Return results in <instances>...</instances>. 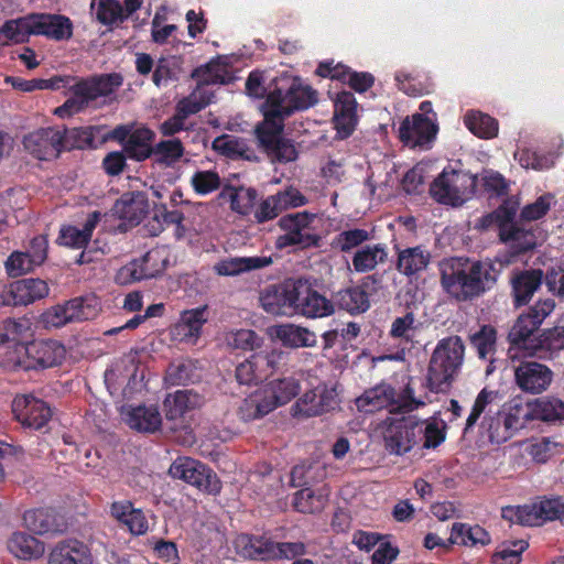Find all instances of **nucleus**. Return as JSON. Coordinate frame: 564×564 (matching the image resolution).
<instances>
[{
    "label": "nucleus",
    "mask_w": 564,
    "mask_h": 564,
    "mask_svg": "<svg viewBox=\"0 0 564 564\" xmlns=\"http://www.w3.org/2000/svg\"><path fill=\"white\" fill-rule=\"evenodd\" d=\"M7 83L21 91H34L42 89L56 90L68 87L73 96L63 106L55 109V113L64 117L82 111L88 104L98 97L112 94L122 84V77L118 74H106L85 80H76L72 77L56 76L50 79H24L21 77H7Z\"/></svg>",
    "instance_id": "f257e3e1"
},
{
    "label": "nucleus",
    "mask_w": 564,
    "mask_h": 564,
    "mask_svg": "<svg viewBox=\"0 0 564 564\" xmlns=\"http://www.w3.org/2000/svg\"><path fill=\"white\" fill-rule=\"evenodd\" d=\"M440 273L445 292L457 301H467L490 290L500 269L490 261L470 263L464 258H449L440 262Z\"/></svg>",
    "instance_id": "f03ea898"
},
{
    "label": "nucleus",
    "mask_w": 564,
    "mask_h": 564,
    "mask_svg": "<svg viewBox=\"0 0 564 564\" xmlns=\"http://www.w3.org/2000/svg\"><path fill=\"white\" fill-rule=\"evenodd\" d=\"M317 102V93L291 77H281L269 88L261 110L265 118L283 120L296 109H305Z\"/></svg>",
    "instance_id": "7ed1b4c3"
},
{
    "label": "nucleus",
    "mask_w": 564,
    "mask_h": 564,
    "mask_svg": "<svg viewBox=\"0 0 564 564\" xmlns=\"http://www.w3.org/2000/svg\"><path fill=\"white\" fill-rule=\"evenodd\" d=\"M464 356L465 346L459 336H449L436 344L427 368V382L432 391L441 392L449 388L459 373Z\"/></svg>",
    "instance_id": "20e7f679"
},
{
    "label": "nucleus",
    "mask_w": 564,
    "mask_h": 564,
    "mask_svg": "<svg viewBox=\"0 0 564 564\" xmlns=\"http://www.w3.org/2000/svg\"><path fill=\"white\" fill-rule=\"evenodd\" d=\"M300 389V381L294 377L271 379L243 401L241 416L245 420L261 417L290 402Z\"/></svg>",
    "instance_id": "39448f33"
},
{
    "label": "nucleus",
    "mask_w": 564,
    "mask_h": 564,
    "mask_svg": "<svg viewBox=\"0 0 564 564\" xmlns=\"http://www.w3.org/2000/svg\"><path fill=\"white\" fill-rule=\"evenodd\" d=\"M517 209L514 206L503 205L485 218L486 225L496 224L500 239L510 248V252L499 256L494 263L500 271L511 264L516 256L532 249L535 246L534 235L514 223Z\"/></svg>",
    "instance_id": "423d86ee"
},
{
    "label": "nucleus",
    "mask_w": 564,
    "mask_h": 564,
    "mask_svg": "<svg viewBox=\"0 0 564 564\" xmlns=\"http://www.w3.org/2000/svg\"><path fill=\"white\" fill-rule=\"evenodd\" d=\"M476 184L473 174L446 167L431 184L430 193L441 204L460 206L473 197Z\"/></svg>",
    "instance_id": "0eeeda50"
},
{
    "label": "nucleus",
    "mask_w": 564,
    "mask_h": 564,
    "mask_svg": "<svg viewBox=\"0 0 564 564\" xmlns=\"http://www.w3.org/2000/svg\"><path fill=\"white\" fill-rule=\"evenodd\" d=\"M508 355L514 383L519 390L527 394H540L550 388L554 373L546 365L522 359L521 354L516 350H509Z\"/></svg>",
    "instance_id": "6e6552de"
},
{
    "label": "nucleus",
    "mask_w": 564,
    "mask_h": 564,
    "mask_svg": "<svg viewBox=\"0 0 564 564\" xmlns=\"http://www.w3.org/2000/svg\"><path fill=\"white\" fill-rule=\"evenodd\" d=\"M355 403L359 411L366 413H372L389 406H393L391 412L395 409L409 412L424 404L423 401L413 398L412 389L406 388L401 403L395 405V391L387 383H380L366 390L356 399Z\"/></svg>",
    "instance_id": "1a4fd4ad"
},
{
    "label": "nucleus",
    "mask_w": 564,
    "mask_h": 564,
    "mask_svg": "<svg viewBox=\"0 0 564 564\" xmlns=\"http://www.w3.org/2000/svg\"><path fill=\"white\" fill-rule=\"evenodd\" d=\"M502 517L522 525H541L546 521L564 520V502L560 499H545L509 507L502 510Z\"/></svg>",
    "instance_id": "9d476101"
},
{
    "label": "nucleus",
    "mask_w": 564,
    "mask_h": 564,
    "mask_svg": "<svg viewBox=\"0 0 564 564\" xmlns=\"http://www.w3.org/2000/svg\"><path fill=\"white\" fill-rule=\"evenodd\" d=\"M282 121L275 117H264L263 122L257 127L256 132L261 148L272 162L288 163L296 160L297 151L294 144L282 138Z\"/></svg>",
    "instance_id": "9b49d317"
},
{
    "label": "nucleus",
    "mask_w": 564,
    "mask_h": 564,
    "mask_svg": "<svg viewBox=\"0 0 564 564\" xmlns=\"http://www.w3.org/2000/svg\"><path fill=\"white\" fill-rule=\"evenodd\" d=\"M525 417L527 413L522 404L516 403L505 406L495 415H486L481 427L491 443L501 444L523 426Z\"/></svg>",
    "instance_id": "f8f14e48"
},
{
    "label": "nucleus",
    "mask_w": 564,
    "mask_h": 564,
    "mask_svg": "<svg viewBox=\"0 0 564 564\" xmlns=\"http://www.w3.org/2000/svg\"><path fill=\"white\" fill-rule=\"evenodd\" d=\"M421 431L417 420L412 416L398 420L388 417L382 432L386 449L394 455L410 452L419 443Z\"/></svg>",
    "instance_id": "ddd939ff"
},
{
    "label": "nucleus",
    "mask_w": 564,
    "mask_h": 564,
    "mask_svg": "<svg viewBox=\"0 0 564 564\" xmlns=\"http://www.w3.org/2000/svg\"><path fill=\"white\" fill-rule=\"evenodd\" d=\"M301 280L285 281L267 288L260 296L262 308L274 316L292 317L297 315Z\"/></svg>",
    "instance_id": "4468645a"
},
{
    "label": "nucleus",
    "mask_w": 564,
    "mask_h": 564,
    "mask_svg": "<svg viewBox=\"0 0 564 564\" xmlns=\"http://www.w3.org/2000/svg\"><path fill=\"white\" fill-rule=\"evenodd\" d=\"M169 474L174 479L183 480L199 490L217 494L220 481L216 474L205 464L191 457H178L170 466Z\"/></svg>",
    "instance_id": "2eb2a0df"
},
{
    "label": "nucleus",
    "mask_w": 564,
    "mask_h": 564,
    "mask_svg": "<svg viewBox=\"0 0 564 564\" xmlns=\"http://www.w3.org/2000/svg\"><path fill=\"white\" fill-rule=\"evenodd\" d=\"M19 352L25 355V359L15 358L13 362L22 365L24 370L48 368L61 364L65 357V348L56 340H37L21 346Z\"/></svg>",
    "instance_id": "dca6fc26"
},
{
    "label": "nucleus",
    "mask_w": 564,
    "mask_h": 564,
    "mask_svg": "<svg viewBox=\"0 0 564 564\" xmlns=\"http://www.w3.org/2000/svg\"><path fill=\"white\" fill-rule=\"evenodd\" d=\"M167 258L164 250L152 249L142 258L123 265L117 273L120 284H130L143 279L155 278L165 270Z\"/></svg>",
    "instance_id": "f3484780"
},
{
    "label": "nucleus",
    "mask_w": 564,
    "mask_h": 564,
    "mask_svg": "<svg viewBox=\"0 0 564 564\" xmlns=\"http://www.w3.org/2000/svg\"><path fill=\"white\" fill-rule=\"evenodd\" d=\"M314 220V215L306 212L289 214L279 220L281 229L284 235L278 239L280 247L285 246H300L308 247L316 243L315 236L311 232V223Z\"/></svg>",
    "instance_id": "a211bd4d"
},
{
    "label": "nucleus",
    "mask_w": 564,
    "mask_h": 564,
    "mask_svg": "<svg viewBox=\"0 0 564 564\" xmlns=\"http://www.w3.org/2000/svg\"><path fill=\"white\" fill-rule=\"evenodd\" d=\"M64 133L57 128H45L24 137V149L39 160L56 158L63 147Z\"/></svg>",
    "instance_id": "6ab92c4d"
},
{
    "label": "nucleus",
    "mask_w": 564,
    "mask_h": 564,
    "mask_svg": "<svg viewBox=\"0 0 564 564\" xmlns=\"http://www.w3.org/2000/svg\"><path fill=\"white\" fill-rule=\"evenodd\" d=\"M337 404L335 388L321 384L305 392L292 409L294 415L315 416L335 409Z\"/></svg>",
    "instance_id": "aec40b11"
},
{
    "label": "nucleus",
    "mask_w": 564,
    "mask_h": 564,
    "mask_svg": "<svg viewBox=\"0 0 564 564\" xmlns=\"http://www.w3.org/2000/svg\"><path fill=\"white\" fill-rule=\"evenodd\" d=\"M12 411L19 422L34 430L42 429L52 416L45 402L26 394L13 399Z\"/></svg>",
    "instance_id": "412c9836"
},
{
    "label": "nucleus",
    "mask_w": 564,
    "mask_h": 564,
    "mask_svg": "<svg viewBox=\"0 0 564 564\" xmlns=\"http://www.w3.org/2000/svg\"><path fill=\"white\" fill-rule=\"evenodd\" d=\"M436 132L437 127L433 120L422 113L405 118L399 128L400 139L411 148L427 145Z\"/></svg>",
    "instance_id": "4be33fe9"
},
{
    "label": "nucleus",
    "mask_w": 564,
    "mask_h": 564,
    "mask_svg": "<svg viewBox=\"0 0 564 564\" xmlns=\"http://www.w3.org/2000/svg\"><path fill=\"white\" fill-rule=\"evenodd\" d=\"M48 295V286L41 279L17 281L2 292L6 305H28Z\"/></svg>",
    "instance_id": "5701e85b"
},
{
    "label": "nucleus",
    "mask_w": 564,
    "mask_h": 564,
    "mask_svg": "<svg viewBox=\"0 0 564 564\" xmlns=\"http://www.w3.org/2000/svg\"><path fill=\"white\" fill-rule=\"evenodd\" d=\"M306 203V198L295 188H289L271 195L261 202L254 212L258 223H264L279 216L284 209L299 207Z\"/></svg>",
    "instance_id": "b1692460"
},
{
    "label": "nucleus",
    "mask_w": 564,
    "mask_h": 564,
    "mask_svg": "<svg viewBox=\"0 0 564 564\" xmlns=\"http://www.w3.org/2000/svg\"><path fill=\"white\" fill-rule=\"evenodd\" d=\"M216 66L209 64L204 69H197L194 76L198 78L199 85L197 88L186 98H183L176 106V110L184 117L194 115L202 110L209 104V96L205 91L203 85L218 83L220 77L217 74H213Z\"/></svg>",
    "instance_id": "393cba45"
},
{
    "label": "nucleus",
    "mask_w": 564,
    "mask_h": 564,
    "mask_svg": "<svg viewBox=\"0 0 564 564\" xmlns=\"http://www.w3.org/2000/svg\"><path fill=\"white\" fill-rule=\"evenodd\" d=\"M121 415L127 425L139 432L153 433L162 424L161 413L153 404L123 406Z\"/></svg>",
    "instance_id": "a878e982"
},
{
    "label": "nucleus",
    "mask_w": 564,
    "mask_h": 564,
    "mask_svg": "<svg viewBox=\"0 0 564 564\" xmlns=\"http://www.w3.org/2000/svg\"><path fill=\"white\" fill-rule=\"evenodd\" d=\"M34 34L45 35L55 41L68 40L73 35L72 21L61 14H32Z\"/></svg>",
    "instance_id": "bb28decb"
},
{
    "label": "nucleus",
    "mask_w": 564,
    "mask_h": 564,
    "mask_svg": "<svg viewBox=\"0 0 564 564\" xmlns=\"http://www.w3.org/2000/svg\"><path fill=\"white\" fill-rule=\"evenodd\" d=\"M357 102L349 91H341L335 100L334 122L337 134L345 139L355 130L357 123Z\"/></svg>",
    "instance_id": "cd10ccee"
},
{
    "label": "nucleus",
    "mask_w": 564,
    "mask_h": 564,
    "mask_svg": "<svg viewBox=\"0 0 564 564\" xmlns=\"http://www.w3.org/2000/svg\"><path fill=\"white\" fill-rule=\"evenodd\" d=\"M538 327L525 314L520 315L509 333L512 344L509 350H516L518 354L523 351L528 356H535V344L539 337L534 336V332Z\"/></svg>",
    "instance_id": "c85d7f7f"
},
{
    "label": "nucleus",
    "mask_w": 564,
    "mask_h": 564,
    "mask_svg": "<svg viewBox=\"0 0 564 564\" xmlns=\"http://www.w3.org/2000/svg\"><path fill=\"white\" fill-rule=\"evenodd\" d=\"M207 319V306L184 311L173 327V335L180 340L193 344L199 337Z\"/></svg>",
    "instance_id": "c756f323"
},
{
    "label": "nucleus",
    "mask_w": 564,
    "mask_h": 564,
    "mask_svg": "<svg viewBox=\"0 0 564 564\" xmlns=\"http://www.w3.org/2000/svg\"><path fill=\"white\" fill-rule=\"evenodd\" d=\"M300 291L297 315L316 318L334 313L333 303L302 281Z\"/></svg>",
    "instance_id": "7c9ffc66"
},
{
    "label": "nucleus",
    "mask_w": 564,
    "mask_h": 564,
    "mask_svg": "<svg viewBox=\"0 0 564 564\" xmlns=\"http://www.w3.org/2000/svg\"><path fill=\"white\" fill-rule=\"evenodd\" d=\"M269 332L272 338L289 348L314 347L317 344V337L313 332L294 324L276 325Z\"/></svg>",
    "instance_id": "2f4dec72"
},
{
    "label": "nucleus",
    "mask_w": 564,
    "mask_h": 564,
    "mask_svg": "<svg viewBox=\"0 0 564 564\" xmlns=\"http://www.w3.org/2000/svg\"><path fill=\"white\" fill-rule=\"evenodd\" d=\"M113 212L130 225H138L149 212L148 197L141 192L126 193L115 204Z\"/></svg>",
    "instance_id": "473e14b6"
},
{
    "label": "nucleus",
    "mask_w": 564,
    "mask_h": 564,
    "mask_svg": "<svg viewBox=\"0 0 564 564\" xmlns=\"http://www.w3.org/2000/svg\"><path fill=\"white\" fill-rule=\"evenodd\" d=\"M271 263L270 257H229L215 263L214 271L218 275L235 276L269 267Z\"/></svg>",
    "instance_id": "72a5a7b5"
},
{
    "label": "nucleus",
    "mask_w": 564,
    "mask_h": 564,
    "mask_svg": "<svg viewBox=\"0 0 564 564\" xmlns=\"http://www.w3.org/2000/svg\"><path fill=\"white\" fill-rule=\"evenodd\" d=\"M387 259L388 248L384 243L367 245L356 250L351 264L356 272L366 273L386 263Z\"/></svg>",
    "instance_id": "f704fd0d"
},
{
    "label": "nucleus",
    "mask_w": 564,
    "mask_h": 564,
    "mask_svg": "<svg viewBox=\"0 0 564 564\" xmlns=\"http://www.w3.org/2000/svg\"><path fill=\"white\" fill-rule=\"evenodd\" d=\"M430 260L431 253L424 247L405 248L398 253L397 270L405 276H412L425 270Z\"/></svg>",
    "instance_id": "c9c22d12"
},
{
    "label": "nucleus",
    "mask_w": 564,
    "mask_h": 564,
    "mask_svg": "<svg viewBox=\"0 0 564 564\" xmlns=\"http://www.w3.org/2000/svg\"><path fill=\"white\" fill-rule=\"evenodd\" d=\"M99 218L100 213L94 212L88 216L83 228L76 226L63 227L59 232L61 243L74 249L85 248L91 238Z\"/></svg>",
    "instance_id": "e433bc0d"
},
{
    "label": "nucleus",
    "mask_w": 564,
    "mask_h": 564,
    "mask_svg": "<svg viewBox=\"0 0 564 564\" xmlns=\"http://www.w3.org/2000/svg\"><path fill=\"white\" fill-rule=\"evenodd\" d=\"M7 547L14 557L24 561L39 558L45 551L41 541L24 532H14L8 540Z\"/></svg>",
    "instance_id": "4c0bfd02"
},
{
    "label": "nucleus",
    "mask_w": 564,
    "mask_h": 564,
    "mask_svg": "<svg viewBox=\"0 0 564 564\" xmlns=\"http://www.w3.org/2000/svg\"><path fill=\"white\" fill-rule=\"evenodd\" d=\"M111 514L126 524L132 534H144L149 529L148 520L142 510L133 508L130 501L113 502Z\"/></svg>",
    "instance_id": "58836bf2"
},
{
    "label": "nucleus",
    "mask_w": 564,
    "mask_h": 564,
    "mask_svg": "<svg viewBox=\"0 0 564 564\" xmlns=\"http://www.w3.org/2000/svg\"><path fill=\"white\" fill-rule=\"evenodd\" d=\"M25 527L36 533L45 534L63 530V522L51 509L29 510L23 516Z\"/></svg>",
    "instance_id": "ea45409f"
},
{
    "label": "nucleus",
    "mask_w": 564,
    "mask_h": 564,
    "mask_svg": "<svg viewBox=\"0 0 564 564\" xmlns=\"http://www.w3.org/2000/svg\"><path fill=\"white\" fill-rule=\"evenodd\" d=\"M48 564H91L87 549L79 542L57 544L50 554Z\"/></svg>",
    "instance_id": "a19ab883"
},
{
    "label": "nucleus",
    "mask_w": 564,
    "mask_h": 564,
    "mask_svg": "<svg viewBox=\"0 0 564 564\" xmlns=\"http://www.w3.org/2000/svg\"><path fill=\"white\" fill-rule=\"evenodd\" d=\"M200 404V398L192 390H177L173 394H169L164 400V409L166 419L176 421L181 419L184 413Z\"/></svg>",
    "instance_id": "79ce46f5"
},
{
    "label": "nucleus",
    "mask_w": 564,
    "mask_h": 564,
    "mask_svg": "<svg viewBox=\"0 0 564 564\" xmlns=\"http://www.w3.org/2000/svg\"><path fill=\"white\" fill-rule=\"evenodd\" d=\"M63 307L67 324L94 319L100 311V304L96 297H75L65 302Z\"/></svg>",
    "instance_id": "37998d69"
},
{
    "label": "nucleus",
    "mask_w": 564,
    "mask_h": 564,
    "mask_svg": "<svg viewBox=\"0 0 564 564\" xmlns=\"http://www.w3.org/2000/svg\"><path fill=\"white\" fill-rule=\"evenodd\" d=\"M328 498V490L325 487H305L294 496L295 509L303 513H314L323 510Z\"/></svg>",
    "instance_id": "c03bdc74"
},
{
    "label": "nucleus",
    "mask_w": 564,
    "mask_h": 564,
    "mask_svg": "<svg viewBox=\"0 0 564 564\" xmlns=\"http://www.w3.org/2000/svg\"><path fill=\"white\" fill-rule=\"evenodd\" d=\"M270 541L265 538H254L248 534L238 535L235 541V549L242 557L251 560H270Z\"/></svg>",
    "instance_id": "a18cd8bd"
},
{
    "label": "nucleus",
    "mask_w": 564,
    "mask_h": 564,
    "mask_svg": "<svg viewBox=\"0 0 564 564\" xmlns=\"http://www.w3.org/2000/svg\"><path fill=\"white\" fill-rule=\"evenodd\" d=\"M542 282L540 270H530L516 274L512 279L514 300L518 305L525 304Z\"/></svg>",
    "instance_id": "49530a36"
},
{
    "label": "nucleus",
    "mask_w": 564,
    "mask_h": 564,
    "mask_svg": "<svg viewBox=\"0 0 564 564\" xmlns=\"http://www.w3.org/2000/svg\"><path fill=\"white\" fill-rule=\"evenodd\" d=\"M153 132L148 128H138L129 135L124 145L127 154L137 160L142 161L153 154L151 141Z\"/></svg>",
    "instance_id": "de8ad7c7"
},
{
    "label": "nucleus",
    "mask_w": 564,
    "mask_h": 564,
    "mask_svg": "<svg viewBox=\"0 0 564 564\" xmlns=\"http://www.w3.org/2000/svg\"><path fill=\"white\" fill-rule=\"evenodd\" d=\"M449 541L453 544H463L467 546L486 545L489 543V534L479 525H467L456 523L452 528Z\"/></svg>",
    "instance_id": "09e8293b"
},
{
    "label": "nucleus",
    "mask_w": 564,
    "mask_h": 564,
    "mask_svg": "<svg viewBox=\"0 0 564 564\" xmlns=\"http://www.w3.org/2000/svg\"><path fill=\"white\" fill-rule=\"evenodd\" d=\"M464 121L468 130L479 138L490 139L498 133L496 119L480 111H468Z\"/></svg>",
    "instance_id": "8fccbe9b"
},
{
    "label": "nucleus",
    "mask_w": 564,
    "mask_h": 564,
    "mask_svg": "<svg viewBox=\"0 0 564 564\" xmlns=\"http://www.w3.org/2000/svg\"><path fill=\"white\" fill-rule=\"evenodd\" d=\"M531 416L545 422L564 420V402L556 398H542L532 405Z\"/></svg>",
    "instance_id": "3c124183"
},
{
    "label": "nucleus",
    "mask_w": 564,
    "mask_h": 564,
    "mask_svg": "<svg viewBox=\"0 0 564 564\" xmlns=\"http://www.w3.org/2000/svg\"><path fill=\"white\" fill-rule=\"evenodd\" d=\"M336 302L351 314L366 312L370 306L367 293L358 286L337 292Z\"/></svg>",
    "instance_id": "603ef678"
},
{
    "label": "nucleus",
    "mask_w": 564,
    "mask_h": 564,
    "mask_svg": "<svg viewBox=\"0 0 564 564\" xmlns=\"http://www.w3.org/2000/svg\"><path fill=\"white\" fill-rule=\"evenodd\" d=\"M135 366L132 360H121L111 366L105 372V383L111 394L116 393L119 388L134 373Z\"/></svg>",
    "instance_id": "864d4df0"
},
{
    "label": "nucleus",
    "mask_w": 564,
    "mask_h": 564,
    "mask_svg": "<svg viewBox=\"0 0 564 564\" xmlns=\"http://www.w3.org/2000/svg\"><path fill=\"white\" fill-rule=\"evenodd\" d=\"M189 185L199 196H206L220 187L221 178L214 170H197L189 177Z\"/></svg>",
    "instance_id": "5fc2aeb1"
},
{
    "label": "nucleus",
    "mask_w": 564,
    "mask_h": 564,
    "mask_svg": "<svg viewBox=\"0 0 564 564\" xmlns=\"http://www.w3.org/2000/svg\"><path fill=\"white\" fill-rule=\"evenodd\" d=\"M371 235L368 230L352 228L340 231L333 239L332 246L341 252H349L352 249L364 247L362 243L370 240Z\"/></svg>",
    "instance_id": "6e6d98bb"
},
{
    "label": "nucleus",
    "mask_w": 564,
    "mask_h": 564,
    "mask_svg": "<svg viewBox=\"0 0 564 564\" xmlns=\"http://www.w3.org/2000/svg\"><path fill=\"white\" fill-rule=\"evenodd\" d=\"M32 15L8 21L0 30V39L17 43L24 42L30 34H34Z\"/></svg>",
    "instance_id": "4d7b16f0"
},
{
    "label": "nucleus",
    "mask_w": 564,
    "mask_h": 564,
    "mask_svg": "<svg viewBox=\"0 0 564 564\" xmlns=\"http://www.w3.org/2000/svg\"><path fill=\"white\" fill-rule=\"evenodd\" d=\"M535 348V356H543L544 352H553L564 348V318L560 325L547 329L539 336Z\"/></svg>",
    "instance_id": "13d9d810"
},
{
    "label": "nucleus",
    "mask_w": 564,
    "mask_h": 564,
    "mask_svg": "<svg viewBox=\"0 0 564 564\" xmlns=\"http://www.w3.org/2000/svg\"><path fill=\"white\" fill-rule=\"evenodd\" d=\"M221 196L230 199V206L234 212L247 215L253 206L257 192L245 187L227 188L221 193Z\"/></svg>",
    "instance_id": "bf43d9fd"
},
{
    "label": "nucleus",
    "mask_w": 564,
    "mask_h": 564,
    "mask_svg": "<svg viewBox=\"0 0 564 564\" xmlns=\"http://www.w3.org/2000/svg\"><path fill=\"white\" fill-rule=\"evenodd\" d=\"M528 549V542L517 540L505 542L492 555L494 564H519L521 554Z\"/></svg>",
    "instance_id": "052dcab7"
},
{
    "label": "nucleus",
    "mask_w": 564,
    "mask_h": 564,
    "mask_svg": "<svg viewBox=\"0 0 564 564\" xmlns=\"http://www.w3.org/2000/svg\"><path fill=\"white\" fill-rule=\"evenodd\" d=\"M184 154V148L178 139H170L159 142L153 149L155 160L165 165H172Z\"/></svg>",
    "instance_id": "680f3d73"
},
{
    "label": "nucleus",
    "mask_w": 564,
    "mask_h": 564,
    "mask_svg": "<svg viewBox=\"0 0 564 564\" xmlns=\"http://www.w3.org/2000/svg\"><path fill=\"white\" fill-rule=\"evenodd\" d=\"M516 159L522 167L535 171L550 169L555 162V155L552 153L543 154L527 149L517 152Z\"/></svg>",
    "instance_id": "e2e57ef3"
},
{
    "label": "nucleus",
    "mask_w": 564,
    "mask_h": 564,
    "mask_svg": "<svg viewBox=\"0 0 564 564\" xmlns=\"http://www.w3.org/2000/svg\"><path fill=\"white\" fill-rule=\"evenodd\" d=\"M470 339L478 356L482 359L490 357L496 350V330L491 326H482Z\"/></svg>",
    "instance_id": "0e129e2a"
},
{
    "label": "nucleus",
    "mask_w": 564,
    "mask_h": 564,
    "mask_svg": "<svg viewBox=\"0 0 564 564\" xmlns=\"http://www.w3.org/2000/svg\"><path fill=\"white\" fill-rule=\"evenodd\" d=\"M498 399H499L498 391L488 390L486 388L482 389L478 393V395L475 400V403L473 405L471 412L469 413V415L467 417L465 431H468L469 429H471L478 421L481 413H484L488 408L490 409V406L494 403H496V401Z\"/></svg>",
    "instance_id": "69168bd1"
},
{
    "label": "nucleus",
    "mask_w": 564,
    "mask_h": 564,
    "mask_svg": "<svg viewBox=\"0 0 564 564\" xmlns=\"http://www.w3.org/2000/svg\"><path fill=\"white\" fill-rule=\"evenodd\" d=\"M96 15L102 24H115L127 19V13L118 0H98Z\"/></svg>",
    "instance_id": "338daca9"
},
{
    "label": "nucleus",
    "mask_w": 564,
    "mask_h": 564,
    "mask_svg": "<svg viewBox=\"0 0 564 564\" xmlns=\"http://www.w3.org/2000/svg\"><path fill=\"white\" fill-rule=\"evenodd\" d=\"M390 336L394 339L411 341L416 334L415 317L413 313H406L397 317L390 327Z\"/></svg>",
    "instance_id": "774afa93"
}]
</instances>
